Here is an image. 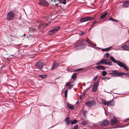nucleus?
<instances>
[{
	"mask_svg": "<svg viewBox=\"0 0 129 129\" xmlns=\"http://www.w3.org/2000/svg\"><path fill=\"white\" fill-rule=\"evenodd\" d=\"M87 42L86 40L82 39L79 40L74 44V47L76 49H83L86 47Z\"/></svg>",
	"mask_w": 129,
	"mask_h": 129,
	"instance_id": "nucleus-1",
	"label": "nucleus"
},
{
	"mask_svg": "<svg viewBox=\"0 0 129 129\" xmlns=\"http://www.w3.org/2000/svg\"><path fill=\"white\" fill-rule=\"evenodd\" d=\"M107 74L108 75H111L112 77H116V76L120 77L122 75H124L125 74V73L120 72H118L116 70H111L110 71L109 73H107L105 71H103L102 72V75L103 76H106Z\"/></svg>",
	"mask_w": 129,
	"mask_h": 129,
	"instance_id": "nucleus-2",
	"label": "nucleus"
},
{
	"mask_svg": "<svg viewBox=\"0 0 129 129\" xmlns=\"http://www.w3.org/2000/svg\"><path fill=\"white\" fill-rule=\"evenodd\" d=\"M110 59L112 61L114 62L117 63L119 66L124 68L127 71H129V69L128 67L125 64L119 60H116L112 56H110Z\"/></svg>",
	"mask_w": 129,
	"mask_h": 129,
	"instance_id": "nucleus-3",
	"label": "nucleus"
},
{
	"mask_svg": "<svg viewBox=\"0 0 129 129\" xmlns=\"http://www.w3.org/2000/svg\"><path fill=\"white\" fill-rule=\"evenodd\" d=\"M15 13L14 10L13 11H10L7 16V20L9 21L12 20L14 16Z\"/></svg>",
	"mask_w": 129,
	"mask_h": 129,
	"instance_id": "nucleus-4",
	"label": "nucleus"
},
{
	"mask_svg": "<svg viewBox=\"0 0 129 129\" xmlns=\"http://www.w3.org/2000/svg\"><path fill=\"white\" fill-rule=\"evenodd\" d=\"M94 19V17L86 16L81 18L80 21L81 22H84L92 20Z\"/></svg>",
	"mask_w": 129,
	"mask_h": 129,
	"instance_id": "nucleus-5",
	"label": "nucleus"
},
{
	"mask_svg": "<svg viewBox=\"0 0 129 129\" xmlns=\"http://www.w3.org/2000/svg\"><path fill=\"white\" fill-rule=\"evenodd\" d=\"M38 4L43 6H48L49 5V3L45 0H39Z\"/></svg>",
	"mask_w": 129,
	"mask_h": 129,
	"instance_id": "nucleus-6",
	"label": "nucleus"
},
{
	"mask_svg": "<svg viewBox=\"0 0 129 129\" xmlns=\"http://www.w3.org/2000/svg\"><path fill=\"white\" fill-rule=\"evenodd\" d=\"M43 66L44 64L43 62L41 61H39L36 62L35 65L36 67L39 69H41Z\"/></svg>",
	"mask_w": 129,
	"mask_h": 129,
	"instance_id": "nucleus-7",
	"label": "nucleus"
},
{
	"mask_svg": "<svg viewBox=\"0 0 129 129\" xmlns=\"http://www.w3.org/2000/svg\"><path fill=\"white\" fill-rule=\"evenodd\" d=\"M86 105L89 107H93L96 104L95 102L93 100H90L87 101L85 103Z\"/></svg>",
	"mask_w": 129,
	"mask_h": 129,
	"instance_id": "nucleus-8",
	"label": "nucleus"
},
{
	"mask_svg": "<svg viewBox=\"0 0 129 129\" xmlns=\"http://www.w3.org/2000/svg\"><path fill=\"white\" fill-rule=\"evenodd\" d=\"M109 122V121L107 119H104L101 122L100 125L101 126H106L108 125Z\"/></svg>",
	"mask_w": 129,
	"mask_h": 129,
	"instance_id": "nucleus-9",
	"label": "nucleus"
},
{
	"mask_svg": "<svg viewBox=\"0 0 129 129\" xmlns=\"http://www.w3.org/2000/svg\"><path fill=\"white\" fill-rule=\"evenodd\" d=\"M101 61H102V64H104L109 66H111L112 65V62L111 61H109L107 62H106V60L105 59H103Z\"/></svg>",
	"mask_w": 129,
	"mask_h": 129,
	"instance_id": "nucleus-10",
	"label": "nucleus"
},
{
	"mask_svg": "<svg viewBox=\"0 0 129 129\" xmlns=\"http://www.w3.org/2000/svg\"><path fill=\"white\" fill-rule=\"evenodd\" d=\"M115 101L114 100H112L107 102V106H113L114 105Z\"/></svg>",
	"mask_w": 129,
	"mask_h": 129,
	"instance_id": "nucleus-11",
	"label": "nucleus"
},
{
	"mask_svg": "<svg viewBox=\"0 0 129 129\" xmlns=\"http://www.w3.org/2000/svg\"><path fill=\"white\" fill-rule=\"evenodd\" d=\"M119 122L118 120L113 119H112L111 121V124L112 125L119 124Z\"/></svg>",
	"mask_w": 129,
	"mask_h": 129,
	"instance_id": "nucleus-12",
	"label": "nucleus"
},
{
	"mask_svg": "<svg viewBox=\"0 0 129 129\" xmlns=\"http://www.w3.org/2000/svg\"><path fill=\"white\" fill-rule=\"evenodd\" d=\"M123 50L129 51V45H125L122 47Z\"/></svg>",
	"mask_w": 129,
	"mask_h": 129,
	"instance_id": "nucleus-13",
	"label": "nucleus"
},
{
	"mask_svg": "<svg viewBox=\"0 0 129 129\" xmlns=\"http://www.w3.org/2000/svg\"><path fill=\"white\" fill-rule=\"evenodd\" d=\"M129 6V1H125L123 3V7L126 8Z\"/></svg>",
	"mask_w": 129,
	"mask_h": 129,
	"instance_id": "nucleus-14",
	"label": "nucleus"
},
{
	"mask_svg": "<svg viewBox=\"0 0 129 129\" xmlns=\"http://www.w3.org/2000/svg\"><path fill=\"white\" fill-rule=\"evenodd\" d=\"M95 68L98 69L102 70H105L106 69L105 67L102 66H97L95 67Z\"/></svg>",
	"mask_w": 129,
	"mask_h": 129,
	"instance_id": "nucleus-15",
	"label": "nucleus"
},
{
	"mask_svg": "<svg viewBox=\"0 0 129 129\" xmlns=\"http://www.w3.org/2000/svg\"><path fill=\"white\" fill-rule=\"evenodd\" d=\"M107 14L108 13L107 12H105L102 14L100 16V18H99V20H101L100 18L103 19L106 16Z\"/></svg>",
	"mask_w": 129,
	"mask_h": 129,
	"instance_id": "nucleus-16",
	"label": "nucleus"
},
{
	"mask_svg": "<svg viewBox=\"0 0 129 129\" xmlns=\"http://www.w3.org/2000/svg\"><path fill=\"white\" fill-rule=\"evenodd\" d=\"M58 66V63L57 62H54L53 63L51 70L54 69Z\"/></svg>",
	"mask_w": 129,
	"mask_h": 129,
	"instance_id": "nucleus-17",
	"label": "nucleus"
},
{
	"mask_svg": "<svg viewBox=\"0 0 129 129\" xmlns=\"http://www.w3.org/2000/svg\"><path fill=\"white\" fill-rule=\"evenodd\" d=\"M67 107L68 108L74 110V107L73 105L72 104H71L69 103H68Z\"/></svg>",
	"mask_w": 129,
	"mask_h": 129,
	"instance_id": "nucleus-18",
	"label": "nucleus"
},
{
	"mask_svg": "<svg viewBox=\"0 0 129 129\" xmlns=\"http://www.w3.org/2000/svg\"><path fill=\"white\" fill-rule=\"evenodd\" d=\"M65 121L66 122V124L67 125H68L71 122V121L70 120L69 117H68L66 118Z\"/></svg>",
	"mask_w": 129,
	"mask_h": 129,
	"instance_id": "nucleus-19",
	"label": "nucleus"
},
{
	"mask_svg": "<svg viewBox=\"0 0 129 129\" xmlns=\"http://www.w3.org/2000/svg\"><path fill=\"white\" fill-rule=\"evenodd\" d=\"M60 27L59 26L55 28L52 29V31H53V32L55 33L60 29Z\"/></svg>",
	"mask_w": 129,
	"mask_h": 129,
	"instance_id": "nucleus-20",
	"label": "nucleus"
},
{
	"mask_svg": "<svg viewBox=\"0 0 129 129\" xmlns=\"http://www.w3.org/2000/svg\"><path fill=\"white\" fill-rule=\"evenodd\" d=\"M101 79L103 80H104L105 81H106V80H109L110 79V78L108 77H102Z\"/></svg>",
	"mask_w": 129,
	"mask_h": 129,
	"instance_id": "nucleus-21",
	"label": "nucleus"
},
{
	"mask_svg": "<svg viewBox=\"0 0 129 129\" xmlns=\"http://www.w3.org/2000/svg\"><path fill=\"white\" fill-rule=\"evenodd\" d=\"M77 74V73H74L72 76V78L73 79L76 78Z\"/></svg>",
	"mask_w": 129,
	"mask_h": 129,
	"instance_id": "nucleus-22",
	"label": "nucleus"
},
{
	"mask_svg": "<svg viewBox=\"0 0 129 129\" xmlns=\"http://www.w3.org/2000/svg\"><path fill=\"white\" fill-rule=\"evenodd\" d=\"M42 70L44 72H47L48 71V68L46 67H44V66L42 67Z\"/></svg>",
	"mask_w": 129,
	"mask_h": 129,
	"instance_id": "nucleus-23",
	"label": "nucleus"
},
{
	"mask_svg": "<svg viewBox=\"0 0 129 129\" xmlns=\"http://www.w3.org/2000/svg\"><path fill=\"white\" fill-rule=\"evenodd\" d=\"M111 48V47H110L105 49H103L102 50L103 51H109Z\"/></svg>",
	"mask_w": 129,
	"mask_h": 129,
	"instance_id": "nucleus-24",
	"label": "nucleus"
},
{
	"mask_svg": "<svg viewBox=\"0 0 129 129\" xmlns=\"http://www.w3.org/2000/svg\"><path fill=\"white\" fill-rule=\"evenodd\" d=\"M102 101L103 104L105 105H107V102L104 99H102Z\"/></svg>",
	"mask_w": 129,
	"mask_h": 129,
	"instance_id": "nucleus-25",
	"label": "nucleus"
},
{
	"mask_svg": "<svg viewBox=\"0 0 129 129\" xmlns=\"http://www.w3.org/2000/svg\"><path fill=\"white\" fill-rule=\"evenodd\" d=\"M78 120H74L71 123V124L72 125L76 124L78 122Z\"/></svg>",
	"mask_w": 129,
	"mask_h": 129,
	"instance_id": "nucleus-26",
	"label": "nucleus"
},
{
	"mask_svg": "<svg viewBox=\"0 0 129 129\" xmlns=\"http://www.w3.org/2000/svg\"><path fill=\"white\" fill-rule=\"evenodd\" d=\"M99 81H97L96 83H95L94 84L93 86L97 88L98 86V85Z\"/></svg>",
	"mask_w": 129,
	"mask_h": 129,
	"instance_id": "nucleus-27",
	"label": "nucleus"
},
{
	"mask_svg": "<svg viewBox=\"0 0 129 129\" xmlns=\"http://www.w3.org/2000/svg\"><path fill=\"white\" fill-rule=\"evenodd\" d=\"M87 121H84L82 122L81 124L83 125H86L87 124Z\"/></svg>",
	"mask_w": 129,
	"mask_h": 129,
	"instance_id": "nucleus-28",
	"label": "nucleus"
},
{
	"mask_svg": "<svg viewBox=\"0 0 129 129\" xmlns=\"http://www.w3.org/2000/svg\"><path fill=\"white\" fill-rule=\"evenodd\" d=\"M97 88L95 87H94L93 86V87L92 89V90L93 91V92H95L97 90Z\"/></svg>",
	"mask_w": 129,
	"mask_h": 129,
	"instance_id": "nucleus-29",
	"label": "nucleus"
},
{
	"mask_svg": "<svg viewBox=\"0 0 129 129\" xmlns=\"http://www.w3.org/2000/svg\"><path fill=\"white\" fill-rule=\"evenodd\" d=\"M46 75H40L39 76V77L42 78H44L46 77Z\"/></svg>",
	"mask_w": 129,
	"mask_h": 129,
	"instance_id": "nucleus-30",
	"label": "nucleus"
},
{
	"mask_svg": "<svg viewBox=\"0 0 129 129\" xmlns=\"http://www.w3.org/2000/svg\"><path fill=\"white\" fill-rule=\"evenodd\" d=\"M49 34L50 35H52L54 33L53 32V31H52V30H51L49 31Z\"/></svg>",
	"mask_w": 129,
	"mask_h": 129,
	"instance_id": "nucleus-31",
	"label": "nucleus"
},
{
	"mask_svg": "<svg viewBox=\"0 0 129 129\" xmlns=\"http://www.w3.org/2000/svg\"><path fill=\"white\" fill-rule=\"evenodd\" d=\"M68 91V90L67 89H66L65 91L64 96L66 97H67Z\"/></svg>",
	"mask_w": 129,
	"mask_h": 129,
	"instance_id": "nucleus-32",
	"label": "nucleus"
},
{
	"mask_svg": "<svg viewBox=\"0 0 129 129\" xmlns=\"http://www.w3.org/2000/svg\"><path fill=\"white\" fill-rule=\"evenodd\" d=\"M87 112V111L86 110H83V114L84 116H85L86 115V114Z\"/></svg>",
	"mask_w": 129,
	"mask_h": 129,
	"instance_id": "nucleus-33",
	"label": "nucleus"
},
{
	"mask_svg": "<svg viewBox=\"0 0 129 129\" xmlns=\"http://www.w3.org/2000/svg\"><path fill=\"white\" fill-rule=\"evenodd\" d=\"M10 37L11 38V40L12 41H13V37H14V38H16V36H13L12 35H9Z\"/></svg>",
	"mask_w": 129,
	"mask_h": 129,
	"instance_id": "nucleus-34",
	"label": "nucleus"
},
{
	"mask_svg": "<svg viewBox=\"0 0 129 129\" xmlns=\"http://www.w3.org/2000/svg\"><path fill=\"white\" fill-rule=\"evenodd\" d=\"M86 41H87V42L89 44H91V45H92L94 46H96V44H92V43H90L87 40H86Z\"/></svg>",
	"mask_w": 129,
	"mask_h": 129,
	"instance_id": "nucleus-35",
	"label": "nucleus"
},
{
	"mask_svg": "<svg viewBox=\"0 0 129 129\" xmlns=\"http://www.w3.org/2000/svg\"><path fill=\"white\" fill-rule=\"evenodd\" d=\"M66 86L67 87H69L71 85V83L70 82H68L66 84Z\"/></svg>",
	"mask_w": 129,
	"mask_h": 129,
	"instance_id": "nucleus-36",
	"label": "nucleus"
},
{
	"mask_svg": "<svg viewBox=\"0 0 129 129\" xmlns=\"http://www.w3.org/2000/svg\"><path fill=\"white\" fill-rule=\"evenodd\" d=\"M74 85V84L70 85V86H69V87L68 88V89H70L71 88H72L73 87Z\"/></svg>",
	"mask_w": 129,
	"mask_h": 129,
	"instance_id": "nucleus-37",
	"label": "nucleus"
},
{
	"mask_svg": "<svg viewBox=\"0 0 129 129\" xmlns=\"http://www.w3.org/2000/svg\"><path fill=\"white\" fill-rule=\"evenodd\" d=\"M97 23V21L96 20L94 21L92 23L93 25H94Z\"/></svg>",
	"mask_w": 129,
	"mask_h": 129,
	"instance_id": "nucleus-38",
	"label": "nucleus"
},
{
	"mask_svg": "<svg viewBox=\"0 0 129 129\" xmlns=\"http://www.w3.org/2000/svg\"><path fill=\"white\" fill-rule=\"evenodd\" d=\"M84 33L83 32V31H81L79 34V36H82V35H84Z\"/></svg>",
	"mask_w": 129,
	"mask_h": 129,
	"instance_id": "nucleus-39",
	"label": "nucleus"
},
{
	"mask_svg": "<svg viewBox=\"0 0 129 129\" xmlns=\"http://www.w3.org/2000/svg\"><path fill=\"white\" fill-rule=\"evenodd\" d=\"M102 61H100V62H99L96 63V65H100L101 64H102Z\"/></svg>",
	"mask_w": 129,
	"mask_h": 129,
	"instance_id": "nucleus-40",
	"label": "nucleus"
},
{
	"mask_svg": "<svg viewBox=\"0 0 129 129\" xmlns=\"http://www.w3.org/2000/svg\"><path fill=\"white\" fill-rule=\"evenodd\" d=\"M106 57H108L109 56V54L108 53H106Z\"/></svg>",
	"mask_w": 129,
	"mask_h": 129,
	"instance_id": "nucleus-41",
	"label": "nucleus"
},
{
	"mask_svg": "<svg viewBox=\"0 0 129 129\" xmlns=\"http://www.w3.org/2000/svg\"><path fill=\"white\" fill-rule=\"evenodd\" d=\"M113 18H112L111 17H110L109 19V20H111L112 21L113 20Z\"/></svg>",
	"mask_w": 129,
	"mask_h": 129,
	"instance_id": "nucleus-42",
	"label": "nucleus"
},
{
	"mask_svg": "<svg viewBox=\"0 0 129 129\" xmlns=\"http://www.w3.org/2000/svg\"><path fill=\"white\" fill-rule=\"evenodd\" d=\"M113 21L114 22H118V21L117 20L115 19H113Z\"/></svg>",
	"mask_w": 129,
	"mask_h": 129,
	"instance_id": "nucleus-43",
	"label": "nucleus"
},
{
	"mask_svg": "<svg viewBox=\"0 0 129 129\" xmlns=\"http://www.w3.org/2000/svg\"><path fill=\"white\" fill-rule=\"evenodd\" d=\"M97 76H96L95 77L93 78V80H96L97 79Z\"/></svg>",
	"mask_w": 129,
	"mask_h": 129,
	"instance_id": "nucleus-44",
	"label": "nucleus"
},
{
	"mask_svg": "<svg viewBox=\"0 0 129 129\" xmlns=\"http://www.w3.org/2000/svg\"><path fill=\"white\" fill-rule=\"evenodd\" d=\"M62 3L64 4H66V2L64 1H63Z\"/></svg>",
	"mask_w": 129,
	"mask_h": 129,
	"instance_id": "nucleus-45",
	"label": "nucleus"
},
{
	"mask_svg": "<svg viewBox=\"0 0 129 129\" xmlns=\"http://www.w3.org/2000/svg\"><path fill=\"white\" fill-rule=\"evenodd\" d=\"M78 69V71H79L82 70L83 69V68H81Z\"/></svg>",
	"mask_w": 129,
	"mask_h": 129,
	"instance_id": "nucleus-46",
	"label": "nucleus"
},
{
	"mask_svg": "<svg viewBox=\"0 0 129 129\" xmlns=\"http://www.w3.org/2000/svg\"><path fill=\"white\" fill-rule=\"evenodd\" d=\"M94 27V25H93V24H92L91 25V27L92 28Z\"/></svg>",
	"mask_w": 129,
	"mask_h": 129,
	"instance_id": "nucleus-47",
	"label": "nucleus"
},
{
	"mask_svg": "<svg viewBox=\"0 0 129 129\" xmlns=\"http://www.w3.org/2000/svg\"><path fill=\"white\" fill-rule=\"evenodd\" d=\"M74 71H76V72L78 71H79L78 69H76Z\"/></svg>",
	"mask_w": 129,
	"mask_h": 129,
	"instance_id": "nucleus-48",
	"label": "nucleus"
},
{
	"mask_svg": "<svg viewBox=\"0 0 129 129\" xmlns=\"http://www.w3.org/2000/svg\"><path fill=\"white\" fill-rule=\"evenodd\" d=\"M126 121H129V118L126 119Z\"/></svg>",
	"mask_w": 129,
	"mask_h": 129,
	"instance_id": "nucleus-49",
	"label": "nucleus"
},
{
	"mask_svg": "<svg viewBox=\"0 0 129 129\" xmlns=\"http://www.w3.org/2000/svg\"><path fill=\"white\" fill-rule=\"evenodd\" d=\"M106 60V62H107V61H108L109 59L108 58H107L106 59H105Z\"/></svg>",
	"mask_w": 129,
	"mask_h": 129,
	"instance_id": "nucleus-50",
	"label": "nucleus"
},
{
	"mask_svg": "<svg viewBox=\"0 0 129 129\" xmlns=\"http://www.w3.org/2000/svg\"><path fill=\"white\" fill-rule=\"evenodd\" d=\"M48 24H45V26H48Z\"/></svg>",
	"mask_w": 129,
	"mask_h": 129,
	"instance_id": "nucleus-51",
	"label": "nucleus"
},
{
	"mask_svg": "<svg viewBox=\"0 0 129 129\" xmlns=\"http://www.w3.org/2000/svg\"><path fill=\"white\" fill-rule=\"evenodd\" d=\"M127 76L129 78V75L127 74Z\"/></svg>",
	"mask_w": 129,
	"mask_h": 129,
	"instance_id": "nucleus-52",
	"label": "nucleus"
},
{
	"mask_svg": "<svg viewBox=\"0 0 129 129\" xmlns=\"http://www.w3.org/2000/svg\"><path fill=\"white\" fill-rule=\"evenodd\" d=\"M119 127H119L116 126V127H114V128H117Z\"/></svg>",
	"mask_w": 129,
	"mask_h": 129,
	"instance_id": "nucleus-53",
	"label": "nucleus"
},
{
	"mask_svg": "<svg viewBox=\"0 0 129 129\" xmlns=\"http://www.w3.org/2000/svg\"><path fill=\"white\" fill-rule=\"evenodd\" d=\"M82 97L81 96H80V98H79V99H82Z\"/></svg>",
	"mask_w": 129,
	"mask_h": 129,
	"instance_id": "nucleus-54",
	"label": "nucleus"
},
{
	"mask_svg": "<svg viewBox=\"0 0 129 129\" xmlns=\"http://www.w3.org/2000/svg\"><path fill=\"white\" fill-rule=\"evenodd\" d=\"M78 101H77V102L76 103V104H77L78 103Z\"/></svg>",
	"mask_w": 129,
	"mask_h": 129,
	"instance_id": "nucleus-55",
	"label": "nucleus"
},
{
	"mask_svg": "<svg viewBox=\"0 0 129 129\" xmlns=\"http://www.w3.org/2000/svg\"><path fill=\"white\" fill-rule=\"evenodd\" d=\"M91 28H91V27L88 30L89 31L91 29Z\"/></svg>",
	"mask_w": 129,
	"mask_h": 129,
	"instance_id": "nucleus-56",
	"label": "nucleus"
},
{
	"mask_svg": "<svg viewBox=\"0 0 129 129\" xmlns=\"http://www.w3.org/2000/svg\"><path fill=\"white\" fill-rule=\"evenodd\" d=\"M26 34H24L23 35V36H26Z\"/></svg>",
	"mask_w": 129,
	"mask_h": 129,
	"instance_id": "nucleus-57",
	"label": "nucleus"
},
{
	"mask_svg": "<svg viewBox=\"0 0 129 129\" xmlns=\"http://www.w3.org/2000/svg\"><path fill=\"white\" fill-rule=\"evenodd\" d=\"M54 1L55 2L56 1V0H54Z\"/></svg>",
	"mask_w": 129,
	"mask_h": 129,
	"instance_id": "nucleus-58",
	"label": "nucleus"
},
{
	"mask_svg": "<svg viewBox=\"0 0 129 129\" xmlns=\"http://www.w3.org/2000/svg\"><path fill=\"white\" fill-rule=\"evenodd\" d=\"M35 30V29H33V31H34Z\"/></svg>",
	"mask_w": 129,
	"mask_h": 129,
	"instance_id": "nucleus-59",
	"label": "nucleus"
},
{
	"mask_svg": "<svg viewBox=\"0 0 129 129\" xmlns=\"http://www.w3.org/2000/svg\"><path fill=\"white\" fill-rule=\"evenodd\" d=\"M55 5H56V6H57V5H58V4H55Z\"/></svg>",
	"mask_w": 129,
	"mask_h": 129,
	"instance_id": "nucleus-60",
	"label": "nucleus"
},
{
	"mask_svg": "<svg viewBox=\"0 0 129 129\" xmlns=\"http://www.w3.org/2000/svg\"><path fill=\"white\" fill-rule=\"evenodd\" d=\"M128 124H127L126 125V126H127L128 125Z\"/></svg>",
	"mask_w": 129,
	"mask_h": 129,
	"instance_id": "nucleus-61",
	"label": "nucleus"
},
{
	"mask_svg": "<svg viewBox=\"0 0 129 129\" xmlns=\"http://www.w3.org/2000/svg\"><path fill=\"white\" fill-rule=\"evenodd\" d=\"M64 1H65L66 2V0H64Z\"/></svg>",
	"mask_w": 129,
	"mask_h": 129,
	"instance_id": "nucleus-62",
	"label": "nucleus"
},
{
	"mask_svg": "<svg viewBox=\"0 0 129 129\" xmlns=\"http://www.w3.org/2000/svg\"><path fill=\"white\" fill-rule=\"evenodd\" d=\"M23 37V36H22V37Z\"/></svg>",
	"mask_w": 129,
	"mask_h": 129,
	"instance_id": "nucleus-63",
	"label": "nucleus"
},
{
	"mask_svg": "<svg viewBox=\"0 0 129 129\" xmlns=\"http://www.w3.org/2000/svg\"><path fill=\"white\" fill-rule=\"evenodd\" d=\"M27 45L26 46V47H27Z\"/></svg>",
	"mask_w": 129,
	"mask_h": 129,
	"instance_id": "nucleus-64",
	"label": "nucleus"
}]
</instances>
